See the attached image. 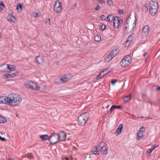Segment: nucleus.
Instances as JSON below:
<instances>
[{"label":"nucleus","instance_id":"obj_1","mask_svg":"<svg viewBox=\"0 0 160 160\" xmlns=\"http://www.w3.org/2000/svg\"><path fill=\"white\" fill-rule=\"evenodd\" d=\"M98 147L99 150H98L97 146H95L93 147L91 151L92 154H90V156L93 154L98 156L99 154V151L103 155H106L108 153V148L104 142H102L99 143Z\"/></svg>","mask_w":160,"mask_h":160},{"label":"nucleus","instance_id":"obj_2","mask_svg":"<svg viewBox=\"0 0 160 160\" xmlns=\"http://www.w3.org/2000/svg\"><path fill=\"white\" fill-rule=\"evenodd\" d=\"M8 99L7 101L8 105H11L13 106H17L22 101V98L20 95L12 93L8 97Z\"/></svg>","mask_w":160,"mask_h":160},{"label":"nucleus","instance_id":"obj_3","mask_svg":"<svg viewBox=\"0 0 160 160\" xmlns=\"http://www.w3.org/2000/svg\"><path fill=\"white\" fill-rule=\"evenodd\" d=\"M158 6L156 0H152L150 2L149 11L151 15L155 16L158 12Z\"/></svg>","mask_w":160,"mask_h":160},{"label":"nucleus","instance_id":"obj_4","mask_svg":"<svg viewBox=\"0 0 160 160\" xmlns=\"http://www.w3.org/2000/svg\"><path fill=\"white\" fill-rule=\"evenodd\" d=\"M89 118L88 113L87 112L81 114L78 118V122L79 125L84 126Z\"/></svg>","mask_w":160,"mask_h":160},{"label":"nucleus","instance_id":"obj_5","mask_svg":"<svg viewBox=\"0 0 160 160\" xmlns=\"http://www.w3.org/2000/svg\"><path fill=\"white\" fill-rule=\"evenodd\" d=\"M24 85L26 88L32 90H35L39 91L40 89V87L38 84L36 83H35L34 81H28L25 82Z\"/></svg>","mask_w":160,"mask_h":160},{"label":"nucleus","instance_id":"obj_6","mask_svg":"<svg viewBox=\"0 0 160 160\" xmlns=\"http://www.w3.org/2000/svg\"><path fill=\"white\" fill-rule=\"evenodd\" d=\"M132 61L131 54H128L124 57L123 58L120 62L122 67H126L129 65Z\"/></svg>","mask_w":160,"mask_h":160},{"label":"nucleus","instance_id":"obj_7","mask_svg":"<svg viewBox=\"0 0 160 160\" xmlns=\"http://www.w3.org/2000/svg\"><path fill=\"white\" fill-rule=\"evenodd\" d=\"M57 135V134L52 133L49 136V141L51 144H54L58 142L59 139Z\"/></svg>","mask_w":160,"mask_h":160},{"label":"nucleus","instance_id":"obj_8","mask_svg":"<svg viewBox=\"0 0 160 160\" xmlns=\"http://www.w3.org/2000/svg\"><path fill=\"white\" fill-rule=\"evenodd\" d=\"M149 29L150 27L148 25H146L143 27L141 33L142 38H145L148 36Z\"/></svg>","mask_w":160,"mask_h":160},{"label":"nucleus","instance_id":"obj_9","mask_svg":"<svg viewBox=\"0 0 160 160\" xmlns=\"http://www.w3.org/2000/svg\"><path fill=\"white\" fill-rule=\"evenodd\" d=\"M62 4L60 2H55L53 7L54 11L58 13L61 12L62 10Z\"/></svg>","mask_w":160,"mask_h":160},{"label":"nucleus","instance_id":"obj_10","mask_svg":"<svg viewBox=\"0 0 160 160\" xmlns=\"http://www.w3.org/2000/svg\"><path fill=\"white\" fill-rule=\"evenodd\" d=\"M18 74V72H17L12 73L11 72H9L8 74L3 75L2 77L4 79H7L17 76Z\"/></svg>","mask_w":160,"mask_h":160},{"label":"nucleus","instance_id":"obj_11","mask_svg":"<svg viewBox=\"0 0 160 160\" xmlns=\"http://www.w3.org/2000/svg\"><path fill=\"white\" fill-rule=\"evenodd\" d=\"M59 141H64L65 140L66 138V133L63 131H61L58 134H57V135Z\"/></svg>","mask_w":160,"mask_h":160},{"label":"nucleus","instance_id":"obj_12","mask_svg":"<svg viewBox=\"0 0 160 160\" xmlns=\"http://www.w3.org/2000/svg\"><path fill=\"white\" fill-rule=\"evenodd\" d=\"M8 98V97H0V104H5L8 105V102L7 101L8 99V98Z\"/></svg>","mask_w":160,"mask_h":160},{"label":"nucleus","instance_id":"obj_13","mask_svg":"<svg viewBox=\"0 0 160 160\" xmlns=\"http://www.w3.org/2000/svg\"><path fill=\"white\" fill-rule=\"evenodd\" d=\"M119 18L117 16H115L114 18L113 21V26L114 28H118L119 24H118Z\"/></svg>","mask_w":160,"mask_h":160},{"label":"nucleus","instance_id":"obj_14","mask_svg":"<svg viewBox=\"0 0 160 160\" xmlns=\"http://www.w3.org/2000/svg\"><path fill=\"white\" fill-rule=\"evenodd\" d=\"M134 38L133 34L130 35L128 37L127 40L126 41V45L128 46L131 43V41Z\"/></svg>","mask_w":160,"mask_h":160},{"label":"nucleus","instance_id":"obj_15","mask_svg":"<svg viewBox=\"0 0 160 160\" xmlns=\"http://www.w3.org/2000/svg\"><path fill=\"white\" fill-rule=\"evenodd\" d=\"M35 60L39 64H42L44 62V59L42 57L38 56L35 58Z\"/></svg>","mask_w":160,"mask_h":160},{"label":"nucleus","instance_id":"obj_16","mask_svg":"<svg viewBox=\"0 0 160 160\" xmlns=\"http://www.w3.org/2000/svg\"><path fill=\"white\" fill-rule=\"evenodd\" d=\"M119 52V50L117 47L114 48L110 53L112 54L113 57H115Z\"/></svg>","mask_w":160,"mask_h":160},{"label":"nucleus","instance_id":"obj_17","mask_svg":"<svg viewBox=\"0 0 160 160\" xmlns=\"http://www.w3.org/2000/svg\"><path fill=\"white\" fill-rule=\"evenodd\" d=\"M68 74L65 75L62 78H60V79L62 82H67L70 79V78L68 77Z\"/></svg>","mask_w":160,"mask_h":160},{"label":"nucleus","instance_id":"obj_18","mask_svg":"<svg viewBox=\"0 0 160 160\" xmlns=\"http://www.w3.org/2000/svg\"><path fill=\"white\" fill-rule=\"evenodd\" d=\"M39 137L40 138L43 140L46 141L48 140L49 141V136L48 135H40Z\"/></svg>","mask_w":160,"mask_h":160},{"label":"nucleus","instance_id":"obj_19","mask_svg":"<svg viewBox=\"0 0 160 160\" xmlns=\"http://www.w3.org/2000/svg\"><path fill=\"white\" fill-rule=\"evenodd\" d=\"M123 128V125L122 124H120L117 129L116 132H118V134H119L121 133L122 131Z\"/></svg>","mask_w":160,"mask_h":160},{"label":"nucleus","instance_id":"obj_20","mask_svg":"<svg viewBox=\"0 0 160 160\" xmlns=\"http://www.w3.org/2000/svg\"><path fill=\"white\" fill-rule=\"evenodd\" d=\"M144 133L138 132L137 135V140H138L141 139L143 137Z\"/></svg>","mask_w":160,"mask_h":160},{"label":"nucleus","instance_id":"obj_21","mask_svg":"<svg viewBox=\"0 0 160 160\" xmlns=\"http://www.w3.org/2000/svg\"><path fill=\"white\" fill-rule=\"evenodd\" d=\"M113 58H114V57H113L112 54H111V53H110L106 57L105 59V61L106 62H108L111 61Z\"/></svg>","mask_w":160,"mask_h":160},{"label":"nucleus","instance_id":"obj_22","mask_svg":"<svg viewBox=\"0 0 160 160\" xmlns=\"http://www.w3.org/2000/svg\"><path fill=\"white\" fill-rule=\"evenodd\" d=\"M131 98V95L129 94L125 97L123 98V102L124 103H126Z\"/></svg>","mask_w":160,"mask_h":160},{"label":"nucleus","instance_id":"obj_23","mask_svg":"<svg viewBox=\"0 0 160 160\" xmlns=\"http://www.w3.org/2000/svg\"><path fill=\"white\" fill-rule=\"evenodd\" d=\"M142 10L144 12H146L148 11V7L146 4H145L144 5H143L142 7Z\"/></svg>","mask_w":160,"mask_h":160},{"label":"nucleus","instance_id":"obj_24","mask_svg":"<svg viewBox=\"0 0 160 160\" xmlns=\"http://www.w3.org/2000/svg\"><path fill=\"white\" fill-rule=\"evenodd\" d=\"M101 38L100 35L97 34L94 37V40L95 41L99 42L101 41Z\"/></svg>","mask_w":160,"mask_h":160},{"label":"nucleus","instance_id":"obj_25","mask_svg":"<svg viewBox=\"0 0 160 160\" xmlns=\"http://www.w3.org/2000/svg\"><path fill=\"white\" fill-rule=\"evenodd\" d=\"M114 16L112 14L109 15L107 17V19L108 21H112L114 18Z\"/></svg>","mask_w":160,"mask_h":160},{"label":"nucleus","instance_id":"obj_26","mask_svg":"<svg viewBox=\"0 0 160 160\" xmlns=\"http://www.w3.org/2000/svg\"><path fill=\"white\" fill-rule=\"evenodd\" d=\"M104 72V71L103 70V71L101 72L97 76V79H99L100 78L102 77H103L104 76H105V74H104L103 73Z\"/></svg>","mask_w":160,"mask_h":160},{"label":"nucleus","instance_id":"obj_27","mask_svg":"<svg viewBox=\"0 0 160 160\" xmlns=\"http://www.w3.org/2000/svg\"><path fill=\"white\" fill-rule=\"evenodd\" d=\"M7 119L4 117L0 116V123H4L7 122Z\"/></svg>","mask_w":160,"mask_h":160},{"label":"nucleus","instance_id":"obj_28","mask_svg":"<svg viewBox=\"0 0 160 160\" xmlns=\"http://www.w3.org/2000/svg\"><path fill=\"white\" fill-rule=\"evenodd\" d=\"M7 67L9 69L10 71H13L15 70V68L14 67H12V65H9L8 64H7Z\"/></svg>","mask_w":160,"mask_h":160},{"label":"nucleus","instance_id":"obj_29","mask_svg":"<svg viewBox=\"0 0 160 160\" xmlns=\"http://www.w3.org/2000/svg\"><path fill=\"white\" fill-rule=\"evenodd\" d=\"M22 4H20V3L18 4L17 5V8H16L17 10H20V11H21L22 9Z\"/></svg>","mask_w":160,"mask_h":160},{"label":"nucleus","instance_id":"obj_30","mask_svg":"<svg viewBox=\"0 0 160 160\" xmlns=\"http://www.w3.org/2000/svg\"><path fill=\"white\" fill-rule=\"evenodd\" d=\"M5 7V6L2 1H1L0 3V11L3 10Z\"/></svg>","mask_w":160,"mask_h":160},{"label":"nucleus","instance_id":"obj_31","mask_svg":"<svg viewBox=\"0 0 160 160\" xmlns=\"http://www.w3.org/2000/svg\"><path fill=\"white\" fill-rule=\"evenodd\" d=\"M7 19L9 21H10L11 22H14V21L12 20V16H11L10 15H8V16H7Z\"/></svg>","mask_w":160,"mask_h":160},{"label":"nucleus","instance_id":"obj_32","mask_svg":"<svg viewBox=\"0 0 160 160\" xmlns=\"http://www.w3.org/2000/svg\"><path fill=\"white\" fill-rule=\"evenodd\" d=\"M25 156L30 158H33L32 154L30 153H28L27 155H26Z\"/></svg>","mask_w":160,"mask_h":160},{"label":"nucleus","instance_id":"obj_33","mask_svg":"<svg viewBox=\"0 0 160 160\" xmlns=\"http://www.w3.org/2000/svg\"><path fill=\"white\" fill-rule=\"evenodd\" d=\"M45 24L47 25H49L50 24V20L49 18L46 19L45 21Z\"/></svg>","mask_w":160,"mask_h":160},{"label":"nucleus","instance_id":"obj_34","mask_svg":"<svg viewBox=\"0 0 160 160\" xmlns=\"http://www.w3.org/2000/svg\"><path fill=\"white\" fill-rule=\"evenodd\" d=\"M152 151L153 150L151 148H150L147 151V153L148 154V156L151 154V153L152 152Z\"/></svg>","mask_w":160,"mask_h":160},{"label":"nucleus","instance_id":"obj_35","mask_svg":"<svg viewBox=\"0 0 160 160\" xmlns=\"http://www.w3.org/2000/svg\"><path fill=\"white\" fill-rule=\"evenodd\" d=\"M77 5V3H75L73 4L71 6V9H74L76 7Z\"/></svg>","mask_w":160,"mask_h":160},{"label":"nucleus","instance_id":"obj_36","mask_svg":"<svg viewBox=\"0 0 160 160\" xmlns=\"http://www.w3.org/2000/svg\"><path fill=\"white\" fill-rule=\"evenodd\" d=\"M144 129V128L143 127H141L139 129V130L138 132H141L142 133H144L145 132L143 130V129Z\"/></svg>","mask_w":160,"mask_h":160},{"label":"nucleus","instance_id":"obj_37","mask_svg":"<svg viewBox=\"0 0 160 160\" xmlns=\"http://www.w3.org/2000/svg\"><path fill=\"white\" fill-rule=\"evenodd\" d=\"M158 145H153L150 148L152 150H153L155 148L158 147Z\"/></svg>","mask_w":160,"mask_h":160},{"label":"nucleus","instance_id":"obj_38","mask_svg":"<svg viewBox=\"0 0 160 160\" xmlns=\"http://www.w3.org/2000/svg\"><path fill=\"white\" fill-rule=\"evenodd\" d=\"M136 10L138 12H139L140 11V7L139 6V5H137L136 6Z\"/></svg>","mask_w":160,"mask_h":160},{"label":"nucleus","instance_id":"obj_39","mask_svg":"<svg viewBox=\"0 0 160 160\" xmlns=\"http://www.w3.org/2000/svg\"><path fill=\"white\" fill-rule=\"evenodd\" d=\"M117 81L116 79H112L111 80V82L112 84V85H114L116 82Z\"/></svg>","mask_w":160,"mask_h":160},{"label":"nucleus","instance_id":"obj_40","mask_svg":"<svg viewBox=\"0 0 160 160\" xmlns=\"http://www.w3.org/2000/svg\"><path fill=\"white\" fill-rule=\"evenodd\" d=\"M106 26L105 25H102L101 27V29L102 30H104L105 29Z\"/></svg>","mask_w":160,"mask_h":160},{"label":"nucleus","instance_id":"obj_41","mask_svg":"<svg viewBox=\"0 0 160 160\" xmlns=\"http://www.w3.org/2000/svg\"><path fill=\"white\" fill-rule=\"evenodd\" d=\"M107 3L109 5H112V0H108L107 1Z\"/></svg>","mask_w":160,"mask_h":160},{"label":"nucleus","instance_id":"obj_42","mask_svg":"<svg viewBox=\"0 0 160 160\" xmlns=\"http://www.w3.org/2000/svg\"><path fill=\"white\" fill-rule=\"evenodd\" d=\"M100 18L101 19L103 20H105L106 19L105 16L104 15H102L100 16Z\"/></svg>","mask_w":160,"mask_h":160},{"label":"nucleus","instance_id":"obj_43","mask_svg":"<svg viewBox=\"0 0 160 160\" xmlns=\"http://www.w3.org/2000/svg\"><path fill=\"white\" fill-rule=\"evenodd\" d=\"M100 8V6L98 5V4L97 5L96 8L95 9V10L96 11L98 10Z\"/></svg>","mask_w":160,"mask_h":160},{"label":"nucleus","instance_id":"obj_44","mask_svg":"<svg viewBox=\"0 0 160 160\" xmlns=\"http://www.w3.org/2000/svg\"><path fill=\"white\" fill-rule=\"evenodd\" d=\"M0 140L2 141H6V139L5 138L1 137L0 135Z\"/></svg>","mask_w":160,"mask_h":160},{"label":"nucleus","instance_id":"obj_45","mask_svg":"<svg viewBox=\"0 0 160 160\" xmlns=\"http://www.w3.org/2000/svg\"><path fill=\"white\" fill-rule=\"evenodd\" d=\"M118 13L120 14H123V12L122 10H118Z\"/></svg>","mask_w":160,"mask_h":160},{"label":"nucleus","instance_id":"obj_46","mask_svg":"<svg viewBox=\"0 0 160 160\" xmlns=\"http://www.w3.org/2000/svg\"><path fill=\"white\" fill-rule=\"evenodd\" d=\"M142 97L143 98L145 99L146 98H147V96L146 94H142Z\"/></svg>","mask_w":160,"mask_h":160},{"label":"nucleus","instance_id":"obj_47","mask_svg":"<svg viewBox=\"0 0 160 160\" xmlns=\"http://www.w3.org/2000/svg\"><path fill=\"white\" fill-rule=\"evenodd\" d=\"M136 21H137L136 18V17H135V19L134 20V23H133L134 24H135V25H134H134H133V28H134L136 26Z\"/></svg>","mask_w":160,"mask_h":160},{"label":"nucleus","instance_id":"obj_48","mask_svg":"<svg viewBox=\"0 0 160 160\" xmlns=\"http://www.w3.org/2000/svg\"><path fill=\"white\" fill-rule=\"evenodd\" d=\"M118 24H119V23H121L122 22V19H119V21H118Z\"/></svg>","mask_w":160,"mask_h":160},{"label":"nucleus","instance_id":"obj_49","mask_svg":"<svg viewBox=\"0 0 160 160\" xmlns=\"http://www.w3.org/2000/svg\"><path fill=\"white\" fill-rule=\"evenodd\" d=\"M156 91H160V86L157 87L156 89Z\"/></svg>","mask_w":160,"mask_h":160},{"label":"nucleus","instance_id":"obj_50","mask_svg":"<svg viewBox=\"0 0 160 160\" xmlns=\"http://www.w3.org/2000/svg\"><path fill=\"white\" fill-rule=\"evenodd\" d=\"M111 107L112 109H115L116 108V106L115 105H113Z\"/></svg>","mask_w":160,"mask_h":160},{"label":"nucleus","instance_id":"obj_51","mask_svg":"<svg viewBox=\"0 0 160 160\" xmlns=\"http://www.w3.org/2000/svg\"><path fill=\"white\" fill-rule=\"evenodd\" d=\"M9 12L11 15L13 13V11L12 10H10L9 11Z\"/></svg>","mask_w":160,"mask_h":160},{"label":"nucleus","instance_id":"obj_52","mask_svg":"<svg viewBox=\"0 0 160 160\" xmlns=\"http://www.w3.org/2000/svg\"><path fill=\"white\" fill-rule=\"evenodd\" d=\"M121 108V106L120 105L116 106V108L120 109Z\"/></svg>","mask_w":160,"mask_h":160},{"label":"nucleus","instance_id":"obj_53","mask_svg":"<svg viewBox=\"0 0 160 160\" xmlns=\"http://www.w3.org/2000/svg\"><path fill=\"white\" fill-rule=\"evenodd\" d=\"M112 110H113V109H112V107H111V108H110V113H111V112H112Z\"/></svg>","mask_w":160,"mask_h":160},{"label":"nucleus","instance_id":"obj_54","mask_svg":"<svg viewBox=\"0 0 160 160\" xmlns=\"http://www.w3.org/2000/svg\"><path fill=\"white\" fill-rule=\"evenodd\" d=\"M127 28L128 27L127 26H125V28H124V30L125 31L126 30V29H127Z\"/></svg>","mask_w":160,"mask_h":160},{"label":"nucleus","instance_id":"obj_55","mask_svg":"<svg viewBox=\"0 0 160 160\" xmlns=\"http://www.w3.org/2000/svg\"><path fill=\"white\" fill-rule=\"evenodd\" d=\"M147 52H146L143 55V56L145 57L147 55Z\"/></svg>","mask_w":160,"mask_h":160},{"label":"nucleus","instance_id":"obj_56","mask_svg":"<svg viewBox=\"0 0 160 160\" xmlns=\"http://www.w3.org/2000/svg\"><path fill=\"white\" fill-rule=\"evenodd\" d=\"M109 105L108 104V105H107L106 106V107L107 108H108L109 107Z\"/></svg>","mask_w":160,"mask_h":160},{"label":"nucleus","instance_id":"obj_57","mask_svg":"<svg viewBox=\"0 0 160 160\" xmlns=\"http://www.w3.org/2000/svg\"><path fill=\"white\" fill-rule=\"evenodd\" d=\"M11 16H12V18H13L14 19H15V17L14 16H13V15H11Z\"/></svg>","mask_w":160,"mask_h":160},{"label":"nucleus","instance_id":"obj_58","mask_svg":"<svg viewBox=\"0 0 160 160\" xmlns=\"http://www.w3.org/2000/svg\"><path fill=\"white\" fill-rule=\"evenodd\" d=\"M38 15V14L37 13H36V16H35V17H37V15Z\"/></svg>","mask_w":160,"mask_h":160},{"label":"nucleus","instance_id":"obj_59","mask_svg":"<svg viewBox=\"0 0 160 160\" xmlns=\"http://www.w3.org/2000/svg\"><path fill=\"white\" fill-rule=\"evenodd\" d=\"M128 24V22H127V21L126 22V23H125V24Z\"/></svg>","mask_w":160,"mask_h":160},{"label":"nucleus","instance_id":"obj_60","mask_svg":"<svg viewBox=\"0 0 160 160\" xmlns=\"http://www.w3.org/2000/svg\"><path fill=\"white\" fill-rule=\"evenodd\" d=\"M16 116H17V117L18 116V114H16Z\"/></svg>","mask_w":160,"mask_h":160}]
</instances>
